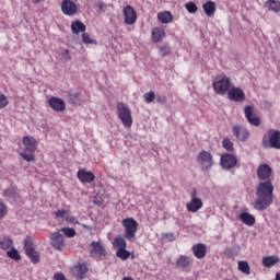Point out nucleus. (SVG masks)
I'll return each instance as SVG.
<instances>
[{"label":"nucleus","instance_id":"obj_49","mask_svg":"<svg viewBox=\"0 0 280 280\" xmlns=\"http://www.w3.org/2000/svg\"><path fill=\"white\" fill-rule=\"evenodd\" d=\"M164 237H170V238H173L174 237V234L172 233H168V234H165Z\"/></svg>","mask_w":280,"mask_h":280},{"label":"nucleus","instance_id":"obj_42","mask_svg":"<svg viewBox=\"0 0 280 280\" xmlns=\"http://www.w3.org/2000/svg\"><path fill=\"white\" fill-rule=\"evenodd\" d=\"M10 104V101L8 100V96L5 94L0 93V109L5 108Z\"/></svg>","mask_w":280,"mask_h":280},{"label":"nucleus","instance_id":"obj_37","mask_svg":"<svg viewBox=\"0 0 280 280\" xmlns=\"http://www.w3.org/2000/svg\"><path fill=\"white\" fill-rule=\"evenodd\" d=\"M16 188L15 187H10V188H7L4 191H3V196L5 198H16Z\"/></svg>","mask_w":280,"mask_h":280},{"label":"nucleus","instance_id":"obj_50","mask_svg":"<svg viewBox=\"0 0 280 280\" xmlns=\"http://www.w3.org/2000/svg\"><path fill=\"white\" fill-rule=\"evenodd\" d=\"M83 229H86L88 231H91V226L86 225V224H82Z\"/></svg>","mask_w":280,"mask_h":280},{"label":"nucleus","instance_id":"obj_43","mask_svg":"<svg viewBox=\"0 0 280 280\" xmlns=\"http://www.w3.org/2000/svg\"><path fill=\"white\" fill-rule=\"evenodd\" d=\"M8 215V206L4 202H0V220Z\"/></svg>","mask_w":280,"mask_h":280},{"label":"nucleus","instance_id":"obj_51","mask_svg":"<svg viewBox=\"0 0 280 280\" xmlns=\"http://www.w3.org/2000/svg\"><path fill=\"white\" fill-rule=\"evenodd\" d=\"M45 0H33V3H43Z\"/></svg>","mask_w":280,"mask_h":280},{"label":"nucleus","instance_id":"obj_28","mask_svg":"<svg viewBox=\"0 0 280 280\" xmlns=\"http://www.w3.org/2000/svg\"><path fill=\"white\" fill-rule=\"evenodd\" d=\"M158 19L164 24L172 23V21H174V16L170 11L160 12L158 14Z\"/></svg>","mask_w":280,"mask_h":280},{"label":"nucleus","instance_id":"obj_24","mask_svg":"<svg viewBox=\"0 0 280 280\" xmlns=\"http://www.w3.org/2000/svg\"><path fill=\"white\" fill-rule=\"evenodd\" d=\"M238 220H241V222H243V224H245L246 226H255V223L257 222L255 215L248 212H242L238 215Z\"/></svg>","mask_w":280,"mask_h":280},{"label":"nucleus","instance_id":"obj_45","mask_svg":"<svg viewBox=\"0 0 280 280\" xmlns=\"http://www.w3.org/2000/svg\"><path fill=\"white\" fill-rule=\"evenodd\" d=\"M97 8H98V12H106V3H104L103 1H98L97 2Z\"/></svg>","mask_w":280,"mask_h":280},{"label":"nucleus","instance_id":"obj_19","mask_svg":"<svg viewBox=\"0 0 280 280\" xmlns=\"http://www.w3.org/2000/svg\"><path fill=\"white\" fill-rule=\"evenodd\" d=\"M191 264H194V258L185 255H180L175 266L178 268V270H188V268H191Z\"/></svg>","mask_w":280,"mask_h":280},{"label":"nucleus","instance_id":"obj_4","mask_svg":"<svg viewBox=\"0 0 280 280\" xmlns=\"http://www.w3.org/2000/svg\"><path fill=\"white\" fill-rule=\"evenodd\" d=\"M121 224L125 230L124 237L129 242H135V237H137V231L139 229V223L135 218H126L121 221Z\"/></svg>","mask_w":280,"mask_h":280},{"label":"nucleus","instance_id":"obj_46","mask_svg":"<svg viewBox=\"0 0 280 280\" xmlns=\"http://www.w3.org/2000/svg\"><path fill=\"white\" fill-rule=\"evenodd\" d=\"M160 52L162 54V56H170V48L166 46H162L160 47Z\"/></svg>","mask_w":280,"mask_h":280},{"label":"nucleus","instance_id":"obj_14","mask_svg":"<svg viewBox=\"0 0 280 280\" xmlns=\"http://www.w3.org/2000/svg\"><path fill=\"white\" fill-rule=\"evenodd\" d=\"M48 105L56 113H63V110H67V103H65V100L57 96H51L48 100Z\"/></svg>","mask_w":280,"mask_h":280},{"label":"nucleus","instance_id":"obj_18","mask_svg":"<svg viewBox=\"0 0 280 280\" xmlns=\"http://www.w3.org/2000/svg\"><path fill=\"white\" fill-rule=\"evenodd\" d=\"M89 272V266L86 262H78L71 268V273L75 279H84V275Z\"/></svg>","mask_w":280,"mask_h":280},{"label":"nucleus","instance_id":"obj_7","mask_svg":"<svg viewBox=\"0 0 280 280\" xmlns=\"http://www.w3.org/2000/svg\"><path fill=\"white\" fill-rule=\"evenodd\" d=\"M24 252L32 264H38L40 261V253L36 250V246L34 245V238L31 236H26L24 240Z\"/></svg>","mask_w":280,"mask_h":280},{"label":"nucleus","instance_id":"obj_16","mask_svg":"<svg viewBox=\"0 0 280 280\" xmlns=\"http://www.w3.org/2000/svg\"><path fill=\"white\" fill-rule=\"evenodd\" d=\"M91 249H90V256L94 259L97 257H106L107 252L106 248H104V245L100 242H92L91 243Z\"/></svg>","mask_w":280,"mask_h":280},{"label":"nucleus","instance_id":"obj_17","mask_svg":"<svg viewBox=\"0 0 280 280\" xmlns=\"http://www.w3.org/2000/svg\"><path fill=\"white\" fill-rule=\"evenodd\" d=\"M221 166L223 170H233L237 165V158L231 153H225L221 155Z\"/></svg>","mask_w":280,"mask_h":280},{"label":"nucleus","instance_id":"obj_20","mask_svg":"<svg viewBox=\"0 0 280 280\" xmlns=\"http://www.w3.org/2000/svg\"><path fill=\"white\" fill-rule=\"evenodd\" d=\"M77 178H79L80 183H93L95 180V174L85 168H80L77 173Z\"/></svg>","mask_w":280,"mask_h":280},{"label":"nucleus","instance_id":"obj_25","mask_svg":"<svg viewBox=\"0 0 280 280\" xmlns=\"http://www.w3.org/2000/svg\"><path fill=\"white\" fill-rule=\"evenodd\" d=\"M202 9L205 14H207V16H213L217 10L215 2L208 0L206 3H203Z\"/></svg>","mask_w":280,"mask_h":280},{"label":"nucleus","instance_id":"obj_21","mask_svg":"<svg viewBox=\"0 0 280 280\" xmlns=\"http://www.w3.org/2000/svg\"><path fill=\"white\" fill-rule=\"evenodd\" d=\"M192 255L196 259H205L207 257V245L202 243H197L191 247Z\"/></svg>","mask_w":280,"mask_h":280},{"label":"nucleus","instance_id":"obj_35","mask_svg":"<svg viewBox=\"0 0 280 280\" xmlns=\"http://www.w3.org/2000/svg\"><path fill=\"white\" fill-rule=\"evenodd\" d=\"M8 257H10L11 259H14L15 261H21V254H19V250H16L15 248L10 249L7 253Z\"/></svg>","mask_w":280,"mask_h":280},{"label":"nucleus","instance_id":"obj_9","mask_svg":"<svg viewBox=\"0 0 280 280\" xmlns=\"http://www.w3.org/2000/svg\"><path fill=\"white\" fill-rule=\"evenodd\" d=\"M202 207V199L198 198V190L194 188L192 191L190 192V201L186 203V209L190 213H198V211H200Z\"/></svg>","mask_w":280,"mask_h":280},{"label":"nucleus","instance_id":"obj_38","mask_svg":"<svg viewBox=\"0 0 280 280\" xmlns=\"http://www.w3.org/2000/svg\"><path fill=\"white\" fill-rule=\"evenodd\" d=\"M60 231L66 237H75V229L73 228H62Z\"/></svg>","mask_w":280,"mask_h":280},{"label":"nucleus","instance_id":"obj_15","mask_svg":"<svg viewBox=\"0 0 280 280\" xmlns=\"http://www.w3.org/2000/svg\"><path fill=\"white\" fill-rule=\"evenodd\" d=\"M61 11L66 16H75L78 14V5L71 0H62Z\"/></svg>","mask_w":280,"mask_h":280},{"label":"nucleus","instance_id":"obj_11","mask_svg":"<svg viewBox=\"0 0 280 280\" xmlns=\"http://www.w3.org/2000/svg\"><path fill=\"white\" fill-rule=\"evenodd\" d=\"M228 97L231 102H245L246 101V93H244V90L242 88L233 86L230 88V91L228 92Z\"/></svg>","mask_w":280,"mask_h":280},{"label":"nucleus","instance_id":"obj_33","mask_svg":"<svg viewBox=\"0 0 280 280\" xmlns=\"http://www.w3.org/2000/svg\"><path fill=\"white\" fill-rule=\"evenodd\" d=\"M238 270L243 272V275H250V266L248 265V261H238Z\"/></svg>","mask_w":280,"mask_h":280},{"label":"nucleus","instance_id":"obj_34","mask_svg":"<svg viewBox=\"0 0 280 280\" xmlns=\"http://www.w3.org/2000/svg\"><path fill=\"white\" fill-rule=\"evenodd\" d=\"M56 218H65V220H67V222H73V217H69V214H67L66 210H57L55 212Z\"/></svg>","mask_w":280,"mask_h":280},{"label":"nucleus","instance_id":"obj_22","mask_svg":"<svg viewBox=\"0 0 280 280\" xmlns=\"http://www.w3.org/2000/svg\"><path fill=\"white\" fill-rule=\"evenodd\" d=\"M233 135L238 139V141H246L250 137V132H248V129L240 126H234L232 128Z\"/></svg>","mask_w":280,"mask_h":280},{"label":"nucleus","instance_id":"obj_30","mask_svg":"<svg viewBox=\"0 0 280 280\" xmlns=\"http://www.w3.org/2000/svg\"><path fill=\"white\" fill-rule=\"evenodd\" d=\"M113 246L114 248H116V250H121L122 248L127 247V243L126 240H124V237H115L113 241Z\"/></svg>","mask_w":280,"mask_h":280},{"label":"nucleus","instance_id":"obj_23","mask_svg":"<svg viewBox=\"0 0 280 280\" xmlns=\"http://www.w3.org/2000/svg\"><path fill=\"white\" fill-rule=\"evenodd\" d=\"M165 38V30L163 27H154L151 32V40L161 43Z\"/></svg>","mask_w":280,"mask_h":280},{"label":"nucleus","instance_id":"obj_40","mask_svg":"<svg viewBox=\"0 0 280 280\" xmlns=\"http://www.w3.org/2000/svg\"><path fill=\"white\" fill-rule=\"evenodd\" d=\"M155 97H156V95L154 94L153 91H150L143 95L144 102L147 104H152V102H154Z\"/></svg>","mask_w":280,"mask_h":280},{"label":"nucleus","instance_id":"obj_29","mask_svg":"<svg viewBox=\"0 0 280 280\" xmlns=\"http://www.w3.org/2000/svg\"><path fill=\"white\" fill-rule=\"evenodd\" d=\"M265 8H267L271 12H280V1L268 0L265 3Z\"/></svg>","mask_w":280,"mask_h":280},{"label":"nucleus","instance_id":"obj_44","mask_svg":"<svg viewBox=\"0 0 280 280\" xmlns=\"http://www.w3.org/2000/svg\"><path fill=\"white\" fill-rule=\"evenodd\" d=\"M156 103L158 104H166L167 103V97L165 95H158L156 96Z\"/></svg>","mask_w":280,"mask_h":280},{"label":"nucleus","instance_id":"obj_26","mask_svg":"<svg viewBox=\"0 0 280 280\" xmlns=\"http://www.w3.org/2000/svg\"><path fill=\"white\" fill-rule=\"evenodd\" d=\"M71 32L72 34H80V32H86V25L82 23L80 20H77L71 23Z\"/></svg>","mask_w":280,"mask_h":280},{"label":"nucleus","instance_id":"obj_36","mask_svg":"<svg viewBox=\"0 0 280 280\" xmlns=\"http://www.w3.org/2000/svg\"><path fill=\"white\" fill-rule=\"evenodd\" d=\"M222 145L224 150H226L228 152H233V150H235V148L233 147V143L231 142V139L229 138L223 139Z\"/></svg>","mask_w":280,"mask_h":280},{"label":"nucleus","instance_id":"obj_1","mask_svg":"<svg viewBox=\"0 0 280 280\" xmlns=\"http://www.w3.org/2000/svg\"><path fill=\"white\" fill-rule=\"evenodd\" d=\"M258 183L256 187V200L254 202V209L256 211H266L268 207L275 202V186L270 177L272 176V167L268 164H260L256 172Z\"/></svg>","mask_w":280,"mask_h":280},{"label":"nucleus","instance_id":"obj_3","mask_svg":"<svg viewBox=\"0 0 280 280\" xmlns=\"http://www.w3.org/2000/svg\"><path fill=\"white\" fill-rule=\"evenodd\" d=\"M262 148L265 149H273V150H280V131L277 129H269L264 136H262Z\"/></svg>","mask_w":280,"mask_h":280},{"label":"nucleus","instance_id":"obj_10","mask_svg":"<svg viewBox=\"0 0 280 280\" xmlns=\"http://www.w3.org/2000/svg\"><path fill=\"white\" fill-rule=\"evenodd\" d=\"M49 240L50 246H52L55 250H60V253H62L65 248V236L60 234V232H54L49 235Z\"/></svg>","mask_w":280,"mask_h":280},{"label":"nucleus","instance_id":"obj_32","mask_svg":"<svg viewBox=\"0 0 280 280\" xmlns=\"http://www.w3.org/2000/svg\"><path fill=\"white\" fill-rule=\"evenodd\" d=\"M116 257L121 259V261H127V259H130V252H128L126 248L117 249Z\"/></svg>","mask_w":280,"mask_h":280},{"label":"nucleus","instance_id":"obj_12","mask_svg":"<svg viewBox=\"0 0 280 280\" xmlns=\"http://www.w3.org/2000/svg\"><path fill=\"white\" fill-rule=\"evenodd\" d=\"M244 115L252 126H261V119L255 115V107L254 106H246L244 108Z\"/></svg>","mask_w":280,"mask_h":280},{"label":"nucleus","instance_id":"obj_31","mask_svg":"<svg viewBox=\"0 0 280 280\" xmlns=\"http://www.w3.org/2000/svg\"><path fill=\"white\" fill-rule=\"evenodd\" d=\"M12 240L10 238V236H4L0 240V248L2 250H8V248H12Z\"/></svg>","mask_w":280,"mask_h":280},{"label":"nucleus","instance_id":"obj_2","mask_svg":"<svg viewBox=\"0 0 280 280\" xmlns=\"http://www.w3.org/2000/svg\"><path fill=\"white\" fill-rule=\"evenodd\" d=\"M23 145H24V152L20 153V156L24 161H27V163H31V161L36 160V155L34 153L36 150H38V141H36V138L32 136H26L23 138Z\"/></svg>","mask_w":280,"mask_h":280},{"label":"nucleus","instance_id":"obj_53","mask_svg":"<svg viewBox=\"0 0 280 280\" xmlns=\"http://www.w3.org/2000/svg\"><path fill=\"white\" fill-rule=\"evenodd\" d=\"M122 280H132L130 277H125Z\"/></svg>","mask_w":280,"mask_h":280},{"label":"nucleus","instance_id":"obj_39","mask_svg":"<svg viewBox=\"0 0 280 280\" xmlns=\"http://www.w3.org/2000/svg\"><path fill=\"white\" fill-rule=\"evenodd\" d=\"M82 38V43H84V45H97V42L91 39V37L88 35V33H82L81 35Z\"/></svg>","mask_w":280,"mask_h":280},{"label":"nucleus","instance_id":"obj_41","mask_svg":"<svg viewBox=\"0 0 280 280\" xmlns=\"http://www.w3.org/2000/svg\"><path fill=\"white\" fill-rule=\"evenodd\" d=\"M186 10L190 14H196V12H198V7L194 2H188V3H186Z\"/></svg>","mask_w":280,"mask_h":280},{"label":"nucleus","instance_id":"obj_48","mask_svg":"<svg viewBox=\"0 0 280 280\" xmlns=\"http://www.w3.org/2000/svg\"><path fill=\"white\" fill-rule=\"evenodd\" d=\"M54 279L55 280H67V278H65V273H62V272L55 273Z\"/></svg>","mask_w":280,"mask_h":280},{"label":"nucleus","instance_id":"obj_8","mask_svg":"<svg viewBox=\"0 0 280 280\" xmlns=\"http://www.w3.org/2000/svg\"><path fill=\"white\" fill-rule=\"evenodd\" d=\"M197 163H199L202 172H209L213 167V155L209 151H201L197 156Z\"/></svg>","mask_w":280,"mask_h":280},{"label":"nucleus","instance_id":"obj_6","mask_svg":"<svg viewBox=\"0 0 280 280\" xmlns=\"http://www.w3.org/2000/svg\"><path fill=\"white\" fill-rule=\"evenodd\" d=\"M117 117L118 119H120L125 128L132 127V112L130 110V107L126 106V104L124 103L117 104Z\"/></svg>","mask_w":280,"mask_h":280},{"label":"nucleus","instance_id":"obj_27","mask_svg":"<svg viewBox=\"0 0 280 280\" xmlns=\"http://www.w3.org/2000/svg\"><path fill=\"white\" fill-rule=\"evenodd\" d=\"M275 264H279V257L278 256H266L262 258V266L265 268H272Z\"/></svg>","mask_w":280,"mask_h":280},{"label":"nucleus","instance_id":"obj_52","mask_svg":"<svg viewBox=\"0 0 280 280\" xmlns=\"http://www.w3.org/2000/svg\"><path fill=\"white\" fill-rule=\"evenodd\" d=\"M276 280H280V272L276 275Z\"/></svg>","mask_w":280,"mask_h":280},{"label":"nucleus","instance_id":"obj_5","mask_svg":"<svg viewBox=\"0 0 280 280\" xmlns=\"http://www.w3.org/2000/svg\"><path fill=\"white\" fill-rule=\"evenodd\" d=\"M212 88L218 95H224L231 90V79L224 74L219 75L213 80Z\"/></svg>","mask_w":280,"mask_h":280},{"label":"nucleus","instance_id":"obj_13","mask_svg":"<svg viewBox=\"0 0 280 280\" xmlns=\"http://www.w3.org/2000/svg\"><path fill=\"white\" fill-rule=\"evenodd\" d=\"M122 14L126 25H135V23H137V11L132 5H126L122 10Z\"/></svg>","mask_w":280,"mask_h":280},{"label":"nucleus","instance_id":"obj_47","mask_svg":"<svg viewBox=\"0 0 280 280\" xmlns=\"http://www.w3.org/2000/svg\"><path fill=\"white\" fill-rule=\"evenodd\" d=\"M61 56L66 59V60H71V55H69V49H63L61 51Z\"/></svg>","mask_w":280,"mask_h":280}]
</instances>
